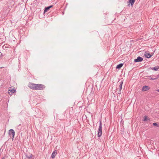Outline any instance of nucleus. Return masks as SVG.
Returning a JSON list of instances; mask_svg holds the SVG:
<instances>
[{
    "label": "nucleus",
    "mask_w": 159,
    "mask_h": 159,
    "mask_svg": "<svg viewBox=\"0 0 159 159\" xmlns=\"http://www.w3.org/2000/svg\"><path fill=\"white\" fill-rule=\"evenodd\" d=\"M28 86L30 89L35 90H43L45 88V86L43 84H34L32 83H29Z\"/></svg>",
    "instance_id": "f257e3e1"
},
{
    "label": "nucleus",
    "mask_w": 159,
    "mask_h": 159,
    "mask_svg": "<svg viewBox=\"0 0 159 159\" xmlns=\"http://www.w3.org/2000/svg\"><path fill=\"white\" fill-rule=\"evenodd\" d=\"M98 132V137H100L102 135V123L101 120L99 121V125Z\"/></svg>",
    "instance_id": "f03ea898"
},
{
    "label": "nucleus",
    "mask_w": 159,
    "mask_h": 159,
    "mask_svg": "<svg viewBox=\"0 0 159 159\" xmlns=\"http://www.w3.org/2000/svg\"><path fill=\"white\" fill-rule=\"evenodd\" d=\"M8 134L9 135L11 136L12 137V139H13L14 138L15 134V132L14 130L13 129H11L9 130V132L8 133Z\"/></svg>",
    "instance_id": "7ed1b4c3"
},
{
    "label": "nucleus",
    "mask_w": 159,
    "mask_h": 159,
    "mask_svg": "<svg viewBox=\"0 0 159 159\" xmlns=\"http://www.w3.org/2000/svg\"><path fill=\"white\" fill-rule=\"evenodd\" d=\"M16 92V89H11V88L9 89L8 91V94L10 95H11L13 93H14Z\"/></svg>",
    "instance_id": "20e7f679"
},
{
    "label": "nucleus",
    "mask_w": 159,
    "mask_h": 159,
    "mask_svg": "<svg viewBox=\"0 0 159 159\" xmlns=\"http://www.w3.org/2000/svg\"><path fill=\"white\" fill-rule=\"evenodd\" d=\"M143 60V58L142 57L140 56H139L137 57V59H135L134 60V61L135 62H139L142 61Z\"/></svg>",
    "instance_id": "39448f33"
},
{
    "label": "nucleus",
    "mask_w": 159,
    "mask_h": 159,
    "mask_svg": "<svg viewBox=\"0 0 159 159\" xmlns=\"http://www.w3.org/2000/svg\"><path fill=\"white\" fill-rule=\"evenodd\" d=\"M135 1V0H129L128 2L129 3L128 4V6L129 7L130 5L131 6L133 7Z\"/></svg>",
    "instance_id": "423d86ee"
},
{
    "label": "nucleus",
    "mask_w": 159,
    "mask_h": 159,
    "mask_svg": "<svg viewBox=\"0 0 159 159\" xmlns=\"http://www.w3.org/2000/svg\"><path fill=\"white\" fill-rule=\"evenodd\" d=\"M150 89V87L146 85L143 86L142 89V91H147Z\"/></svg>",
    "instance_id": "0eeeda50"
},
{
    "label": "nucleus",
    "mask_w": 159,
    "mask_h": 159,
    "mask_svg": "<svg viewBox=\"0 0 159 159\" xmlns=\"http://www.w3.org/2000/svg\"><path fill=\"white\" fill-rule=\"evenodd\" d=\"M26 157L28 159H34V158H32L33 157V155L32 154L29 153L28 154H27L25 155Z\"/></svg>",
    "instance_id": "6e6552de"
},
{
    "label": "nucleus",
    "mask_w": 159,
    "mask_h": 159,
    "mask_svg": "<svg viewBox=\"0 0 159 159\" xmlns=\"http://www.w3.org/2000/svg\"><path fill=\"white\" fill-rule=\"evenodd\" d=\"M145 53V54H144L145 56L146 57L148 58H150L153 54V53H151L150 54L149 53L147 52H146Z\"/></svg>",
    "instance_id": "1a4fd4ad"
},
{
    "label": "nucleus",
    "mask_w": 159,
    "mask_h": 159,
    "mask_svg": "<svg viewBox=\"0 0 159 159\" xmlns=\"http://www.w3.org/2000/svg\"><path fill=\"white\" fill-rule=\"evenodd\" d=\"M53 5H50L48 7H46L44 8V13H45L47 12L48 11L50 8L52 7H53Z\"/></svg>",
    "instance_id": "9d476101"
},
{
    "label": "nucleus",
    "mask_w": 159,
    "mask_h": 159,
    "mask_svg": "<svg viewBox=\"0 0 159 159\" xmlns=\"http://www.w3.org/2000/svg\"><path fill=\"white\" fill-rule=\"evenodd\" d=\"M57 153V151L56 150L54 151L52 153L51 155V157L52 158H54Z\"/></svg>",
    "instance_id": "9b49d317"
},
{
    "label": "nucleus",
    "mask_w": 159,
    "mask_h": 159,
    "mask_svg": "<svg viewBox=\"0 0 159 159\" xmlns=\"http://www.w3.org/2000/svg\"><path fill=\"white\" fill-rule=\"evenodd\" d=\"M149 69H152L155 71H157V70H158L159 69V66H156L152 68L150 67Z\"/></svg>",
    "instance_id": "f8f14e48"
},
{
    "label": "nucleus",
    "mask_w": 159,
    "mask_h": 159,
    "mask_svg": "<svg viewBox=\"0 0 159 159\" xmlns=\"http://www.w3.org/2000/svg\"><path fill=\"white\" fill-rule=\"evenodd\" d=\"M10 46L7 44H5L2 46V48L3 49L5 50H7V49H6L7 48H9Z\"/></svg>",
    "instance_id": "ddd939ff"
},
{
    "label": "nucleus",
    "mask_w": 159,
    "mask_h": 159,
    "mask_svg": "<svg viewBox=\"0 0 159 159\" xmlns=\"http://www.w3.org/2000/svg\"><path fill=\"white\" fill-rule=\"evenodd\" d=\"M150 120V119L149 118H148L147 116H145L144 117L143 120L144 121H146L147 120Z\"/></svg>",
    "instance_id": "4468645a"
},
{
    "label": "nucleus",
    "mask_w": 159,
    "mask_h": 159,
    "mask_svg": "<svg viewBox=\"0 0 159 159\" xmlns=\"http://www.w3.org/2000/svg\"><path fill=\"white\" fill-rule=\"evenodd\" d=\"M123 80H122L121 82H120L119 83L120 85H119V89H120V90H121L122 89V85H123Z\"/></svg>",
    "instance_id": "2eb2a0df"
},
{
    "label": "nucleus",
    "mask_w": 159,
    "mask_h": 159,
    "mask_svg": "<svg viewBox=\"0 0 159 159\" xmlns=\"http://www.w3.org/2000/svg\"><path fill=\"white\" fill-rule=\"evenodd\" d=\"M123 64L122 63H120L116 67V69H120L123 66Z\"/></svg>",
    "instance_id": "dca6fc26"
},
{
    "label": "nucleus",
    "mask_w": 159,
    "mask_h": 159,
    "mask_svg": "<svg viewBox=\"0 0 159 159\" xmlns=\"http://www.w3.org/2000/svg\"><path fill=\"white\" fill-rule=\"evenodd\" d=\"M147 76L148 77H149V79L150 80H156V78H153L151 77V76Z\"/></svg>",
    "instance_id": "f3484780"
},
{
    "label": "nucleus",
    "mask_w": 159,
    "mask_h": 159,
    "mask_svg": "<svg viewBox=\"0 0 159 159\" xmlns=\"http://www.w3.org/2000/svg\"><path fill=\"white\" fill-rule=\"evenodd\" d=\"M153 125L154 126H156L157 127H159V126L157 123H153Z\"/></svg>",
    "instance_id": "a211bd4d"
},
{
    "label": "nucleus",
    "mask_w": 159,
    "mask_h": 159,
    "mask_svg": "<svg viewBox=\"0 0 159 159\" xmlns=\"http://www.w3.org/2000/svg\"><path fill=\"white\" fill-rule=\"evenodd\" d=\"M155 78H156V80L158 78H159V74H158L157 76Z\"/></svg>",
    "instance_id": "6ab92c4d"
},
{
    "label": "nucleus",
    "mask_w": 159,
    "mask_h": 159,
    "mask_svg": "<svg viewBox=\"0 0 159 159\" xmlns=\"http://www.w3.org/2000/svg\"><path fill=\"white\" fill-rule=\"evenodd\" d=\"M121 93V90H120V89H119V92H118V93L119 94H120Z\"/></svg>",
    "instance_id": "aec40b11"
},
{
    "label": "nucleus",
    "mask_w": 159,
    "mask_h": 159,
    "mask_svg": "<svg viewBox=\"0 0 159 159\" xmlns=\"http://www.w3.org/2000/svg\"><path fill=\"white\" fill-rule=\"evenodd\" d=\"M5 157H3L2 158H1V159H5Z\"/></svg>",
    "instance_id": "412c9836"
},
{
    "label": "nucleus",
    "mask_w": 159,
    "mask_h": 159,
    "mask_svg": "<svg viewBox=\"0 0 159 159\" xmlns=\"http://www.w3.org/2000/svg\"><path fill=\"white\" fill-rule=\"evenodd\" d=\"M156 91L159 92V89H158L156 90Z\"/></svg>",
    "instance_id": "4be33fe9"
},
{
    "label": "nucleus",
    "mask_w": 159,
    "mask_h": 159,
    "mask_svg": "<svg viewBox=\"0 0 159 159\" xmlns=\"http://www.w3.org/2000/svg\"><path fill=\"white\" fill-rule=\"evenodd\" d=\"M3 68V67H0V68Z\"/></svg>",
    "instance_id": "5701e85b"
},
{
    "label": "nucleus",
    "mask_w": 159,
    "mask_h": 159,
    "mask_svg": "<svg viewBox=\"0 0 159 159\" xmlns=\"http://www.w3.org/2000/svg\"><path fill=\"white\" fill-rule=\"evenodd\" d=\"M5 131L4 132V134H5Z\"/></svg>",
    "instance_id": "b1692460"
},
{
    "label": "nucleus",
    "mask_w": 159,
    "mask_h": 159,
    "mask_svg": "<svg viewBox=\"0 0 159 159\" xmlns=\"http://www.w3.org/2000/svg\"><path fill=\"white\" fill-rule=\"evenodd\" d=\"M152 76H154V75H152Z\"/></svg>",
    "instance_id": "393cba45"
},
{
    "label": "nucleus",
    "mask_w": 159,
    "mask_h": 159,
    "mask_svg": "<svg viewBox=\"0 0 159 159\" xmlns=\"http://www.w3.org/2000/svg\"><path fill=\"white\" fill-rule=\"evenodd\" d=\"M139 159H141V158H139Z\"/></svg>",
    "instance_id": "a878e982"
}]
</instances>
